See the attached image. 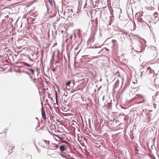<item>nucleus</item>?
<instances>
[{
    "mask_svg": "<svg viewBox=\"0 0 159 159\" xmlns=\"http://www.w3.org/2000/svg\"><path fill=\"white\" fill-rule=\"evenodd\" d=\"M151 72V68L149 67L147 68V70H144L141 72V74L140 76V77L141 78H143L145 76H147V75H149Z\"/></svg>",
    "mask_w": 159,
    "mask_h": 159,
    "instance_id": "f257e3e1",
    "label": "nucleus"
},
{
    "mask_svg": "<svg viewBox=\"0 0 159 159\" xmlns=\"http://www.w3.org/2000/svg\"><path fill=\"white\" fill-rule=\"evenodd\" d=\"M59 148L61 152H64V151L66 150L67 147L66 145H62L59 147Z\"/></svg>",
    "mask_w": 159,
    "mask_h": 159,
    "instance_id": "f03ea898",
    "label": "nucleus"
},
{
    "mask_svg": "<svg viewBox=\"0 0 159 159\" xmlns=\"http://www.w3.org/2000/svg\"><path fill=\"white\" fill-rule=\"evenodd\" d=\"M50 128L52 133H53V132H56V128L55 125L51 124Z\"/></svg>",
    "mask_w": 159,
    "mask_h": 159,
    "instance_id": "7ed1b4c3",
    "label": "nucleus"
},
{
    "mask_svg": "<svg viewBox=\"0 0 159 159\" xmlns=\"http://www.w3.org/2000/svg\"><path fill=\"white\" fill-rule=\"evenodd\" d=\"M153 57L154 59L156 60L157 61L159 60V54L157 52H156L155 53Z\"/></svg>",
    "mask_w": 159,
    "mask_h": 159,
    "instance_id": "20e7f679",
    "label": "nucleus"
},
{
    "mask_svg": "<svg viewBox=\"0 0 159 159\" xmlns=\"http://www.w3.org/2000/svg\"><path fill=\"white\" fill-rule=\"evenodd\" d=\"M41 112H42V117L44 120H45L46 118V115L44 111V109L43 108H42L41 109Z\"/></svg>",
    "mask_w": 159,
    "mask_h": 159,
    "instance_id": "39448f33",
    "label": "nucleus"
},
{
    "mask_svg": "<svg viewBox=\"0 0 159 159\" xmlns=\"http://www.w3.org/2000/svg\"><path fill=\"white\" fill-rule=\"evenodd\" d=\"M51 147L52 149L56 150L58 148V147L56 144H52L51 146Z\"/></svg>",
    "mask_w": 159,
    "mask_h": 159,
    "instance_id": "423d86ee",
    "label": "nucleus"
},
{
    "mask_svg": "<svg viewBox=\"0 0 159 159\" xmlns=\"http://www.w3.org/2000/svg\"><path fill=\"white\" fill-rule=\"evenodd\" d=\"M71 82L70 81L67 82L66 83V88L67 89L69 90L70 89V84Z\"/></svg>",
    "mask_w": 159,
    "mask_h": 159,
    "instance_id": "0eeeda50",
    "label": "nucleus"
},
{
    "mask_svg": "<svg viewBox=\"0 0 159 159\" xmlns=\"http://www.w3.org/2000/svg\"><path fill=\"white\" fill-rule=\"evenodd\" d=\"M30 70L31 71V73L33 75L34 74V70L31 69H30Z\"/></svg>",
    "mask_w": 159,
    "mask_h": 159,
    "instance_id": "6e6552de",
    "label": "nucleus"
},
{
    "mask_svg": "<svg viewBox=\"0 0 159 159\" xmlns=\"http://www.w3.org/2000/svg\"><path fill=\"white\" fill-rule=\"evenodd\" d=\"M154 15L156 17H157V16H158V13L157 12H155L154 13Z\"/></svg>",
    "mask_w": 159,
    "mask_h": 159,
    "instance_id": "1a4fd4ad",
    "label": "nucleus"
},
{
    "mask_svg": "<svg viewBox=\"0 0 159 159\" xmlns=\"http://www.w3.org/2000/svg\"><path fill=\"white\" fill-rule=\"evenodd\" d=\"M24 64H25V65L27 66H28L30 67V65H29V64H28L27 63H24Z\"/></svg>",
    "mask_w": 159,
    "mask_h": 159,
    "instance_id": "9d476101",
    "label": "nucleus"
},
{
    "mask_svg": "<svg viewBox=\"0 0 159 159\" xmlns=\"http://www.w3.org/2000/svg\"><path fill=\"white\" fill-rule=\"evenodd\" d=\"M60 136H61L59 135V136H58V138L60 139H62L63 138L61 137V136H62L61 135Z\"/></svg>",
    "mask_w": 159,
    "mask_h": 159,
    "instance_id": "9b49d317",
    "label": "nucleus"
},
{
    "mask_svg": "<svg viewBox=\"0 0 159 159\" xmlns=\"http://www.w3.org/2000/svg\"><path fill=\"white\" fill-rule=\"evenodd\" d=\"M53 134L54 135V136H55L57 137H58V136H59V135H57L55 134Z\"/></svg>",
    "mask_w": 159,
    "mask_h": 159,
    "instance_id": "f8f14e48",
    "label": "nucleus"
},
{
    "mask_svg": "<svg viewBox=\"0 0 159 159\" xmlns=\"http://www.w3.org/2000/svg\"><path fill=\"white\" fill-rule=\"evenodd\" d=\"M35 79H34L33 80V82H34V83H35Z\"/></svg>",
    "mask_w": 159,
    "mask_h": 159,
    "instance_id": "ddd939ff",
    "label": "nucleus"
},
{
    "mask_svg": "<svg viewBox=\"0 0 159 159\" xmlns=\"http://www.w3.org/2000/svg\"><path fill=\"white\" fill-rule=\"evenodd\" d=\"M63 142L64 143H67V144H68V143H67V142H66V141H64Z\"/></svg>",
    "mask_w": 159,
    "mask_h": 159,
    "instance_id": "4468645a",
    "label": "nucleus"
},
{
    "mask_svg": "<svg viewBox=\"0 0 159 159\" xmlns=\"http://www.w3.org/2000/svg\"><path fill=\"white\" fill-rule=\"evenodd\" d=\"M112 42H116V41L115 40H112Z\"/></svg>",
    "mask_w": 159,
    "mask_h": 159,
    "instance_id": "2eb2a0df",
    "label": "nucleus"
},
{
    "mask_svg": "<svg viewBox=\"0 0 159 159\" xmlns=\"http://www.w3.org/2000/svg\"><path fill=\"white\" fill-rule=\"evenodd\" d=\"M26 73H27L29 75H30V74L29 73H27V72H26Z\"/></svg>",
    "mask_w": 159,
    "mask_h": 159,
    "instance_id": "dca6fc26",
    "label": "nucleus"
},
{
    "mask_svg": "<svg viewBox=\"0 0 159 159\" xmlns=\"http://www.w3.org/2000/svg\"><path fill=\"white\" fill-rule=\"evenodd\" d=\"M61 33H63V31L62 30H61Z\"/></svg>",
    "mask_w": 159,
    "mask_h": 159,
    "instance_id": "f3484780",
    "label": "nucleus"
},
{
    "mask_svg": "<svg viewBox=\"0 0 159 159\" xmlns=\"http://www.w3.org/2000/svg\"><path fill=\"white\" fill-rule=\"evenodd\" d=\"M30 78H31V79H32V77H31V76H30Z\"/></svg>",
    "mask_w": 159,
    "mask_h": 159,
    "instance_id": "a211bd4d",
    "label": "nucleus"
}]
</instances>
